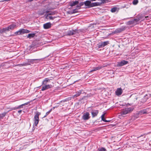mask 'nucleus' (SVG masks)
<instances>
[{"label": "nucleus", "instance_id": "15", "mask_svg": "<svg viewBox=\"0 0 151 151\" xmlns=\"http://www.w3.org/2000/svg\"><path fill=\"white\" fill-rule=\"evenodd\" d=\"M79 3L78 1H73L71 2L70 3V5L71 7H73L76 5H77Z\"/></svg>", "mask_w": 151, "mask_h": 151}, {"label": "nucleus", "instance_id": "13", "mask_svg": "<svg viewBox=\"0 0 151 151\" xmlns=\"http://www.w3.org/2000/svg\"><path fill=\"white\" fill-rule=\"evenodd\" d=\"M122 93V89L121 88H117L115 91L116 94L117 96L121 95Z\"/></svg>", "mask_w": 151, "mask_h": 151}, {"label": "nucleus", "instance_id": "8", "mask_svg": "<svg viewBox=\"0 0 151 151\" xmlns=\"http://www.w3.org/2000/svg\"><path fill=\"white\" fill-rule=\"evenodd\" d=\"M147 113H148L147 111V109H143L140 110V111L138 112L136 114L137 115V116H138L139 115L140 116L142 115V114H147Z\"/></svg>", "mask_w": 151, "mask_h": 151}, {"label": "nucleus", "instance_id": "12", "mask_svg": "<svg viewBox=\"0 0 151 151\" xmlns=\"http://www.w3.org/2000/svg\"><path fill=\"white\" fill-rule=\"evenodd\" d=\"M82 91V90H79L78 91L76 92L75 93V94L72 97L74 99L78 97L81 94Z\"/></svg>", "mask_w": 151, "mask_h": 151}, {"label": "nucleus", "instance_id": "2", "mask_svg": "<svg viewBox=\"0 0 151 151\" xmlns=\"http://www.w3.org/2000/svg\"><path fill=\"white\" fill-rule=\"evenodd\" d=\"M30 31L27 29H21L19 30L18 31L14 32V34L15 36H17L22 35L25 33H29Z\"/></svg>", "mask_w": 151, "mask_h": 151}, {"label": "nucleus", "instance_id": "46", "mask_svg": "<svg viewBox=\"0 0 151 151\" xmlns=\"http://www.w3.org/2000/svg\"><path fill=\"white\" fill-rule=\"evenodd\" d=\"M47 116V115H46V114H45V115L43 117V118Z\"/></svg>", "mask_w": 151, "mask_h": 151}, {"label": "nucleus", "instance_id": "14", "mask_svg": "<svg viewBox=\"0 0 151 151\" xmlns=\"http://www.w3.org/2000/svg\"><path fill=\"white\" fill-rule=\"evenodd\" d=\"M51 27V24L50 22H47L43 25V27L45 29H47L50 28Z\"/></svg>", "mask_w": 151, "mask_h": 151}, {"label": "nucleus", "instance_id": "5", "mask_svg": "<svg viewBox=\"0 0 151 151\" xmlns=\"http://www.w3.org/2000/svg\"><path fill=\"white\" fill-rule=\"evenodd\" d=\"M128 62L125 60H122L120 62H117V66H122L124 65H126L128 64Z\"/></svg>", "mask_w": 151, "mask_h": 151}, {"label": "nucleus", "instance_id": "42", "mask_svg": "<svg viewBox=\"0 0 151 151\" xmlns=\"http://www.w3.org/2000/svg\"><path fill=\"white\" fill-rule=\"evenodd\" d=\"M22 112V110H19L18 111V113L20 114Z\"/></svg>", "mask_w": 151, "mask_h": 151}, {"label": "nucleus", "instance_id": "28", "mask_svg": "<svg viewBox=\"0 0 151 151\" xmlns=\"http://www.w3.org/2000/svg\"><path fill=\"white\" fill-rule=\"evenodd\" d=\"M78 9H77V8L76 7V9H73L72 11H69L68 13L69 14H71L77 13L78 12V11L77 10Z\"/></svg>", "mask_w": 151, "mask_h": 151}, {"label": "nucleus", "instance_id": "38", "mask_svg": "<svg viewBox=\"0 0 151 151\" xmlns=\"http://www.w3.org/2000/svg\"><path fill=\"white\" fill-rule=\"evenodd\" d=\"M117 10V8L116 7L112 8L111 9V12L112 13L115 12Z\"/></svg>", "mask_w": 151, "mask_h": 151}, {"label": "nucleus", "instance_id": "44", "mask_svg": "<svg viewBox=\"0 0 151 151\" xmlns=\"http://www.w3.org/2000/svg\"><path fill=\"white\" fill-rule=\"evenodd\" d=\"M52 109H51L50 110L48 111L50 113V112L52 111Z\"/></svg>", "mask_w": 151, "mask_h": 151}, {"label": "nucleus", "instance_id": "3", "mask_svg": "<svg viewBox=\"0 0 151 151\" xmlns=\"http://www.w3.org/2000/svg\"><path fill=\"white\" fill-rule=\"evenodd\" d=\"M41 114V113L37 112L36 113L34 117V123L33 125L35 126H37L39 122V116Z\"/></svg>", "mask_w": 151, "mask_h": 151}, {"label": "nucleus", "instance_id": "16", "mask_svg": "<svg viewBox=\"0 0 151 151\" xmlns=\"http://www.w3.org/2000/svg\"><path fill=\"white\" fill-rule=\"evenodd\" d=\"M91 0H86L84 1V3L85 5L87 6L88 8H91L90 6L91 5Z\"/></svg>", "mask_w": 151, "mask_h": 151}, {"label": "nucleus", "instance_id": "23", "mask_svg": "<svg viewBox=\"0 0 151 151\" xmlns=\"http://www.w3.org/2000/svg\"><path fill=\"white\" fill-rule=\"evenodd\" d=\"M87 97L86 96H84L83 98L79 100V101L81 102V103H84L86 101Z\"/></svg>", "mask_w": 151, "mask_h": 151}, {"label": "nucleus", "instance_id": "47", "mask_svg": "<svg viewBox=\"0 0 151 151\" xmlns=\"http://www.w3.org/2000/svg\"><path fill=\"white\" fill-rule=\"evenodd\" d=\"M55 107H53V108L52 109H55Z\"/></svg>", "mask_w": 151, "mask_h": 151}, {"label": "nucleus", "instance_id": "9", "mask_svg": "<svg viewBox=\"0 0 151 151\" xmlns=\"http://www.w3.org/2000/svg\"><path fill=\"white\" fill-rule=\"evenodd\" d=\"M91 113L92 115V117L94 118L99 113V111L92 109H91Z\"/></svg>", "mask_w": 151, "mask_h": 151}, {"label": "nucleus", "instance_id": "11", "mask_svg": "<svg viewBox=\"0 0 151 151\" xmlns=\"http://www.w3.org/2000/svg\"><path fill=\"white\" fill-rule=\"evenodd\" d=\"M76 29L68 30L67 32V34L69 36L73 35L76 33Z\"/></svg>", "mask_w": 151, "mask_h": 151}, {"label": "nucleus", "instance_id": "30", "mask_svg": "<svg viewBox=\"0 0 151 151\" xmlns=\"http://www.w3.org/2000/svg\"><path fill=\"white\" fill-rule=\"evenodd\" d=\"M35 35V33H32V34H29L27 37V38H29V39H31L32 38L34 37Z\"/></svg>", "mask_w": 151, "mask_h": 151}, {"label": "nucleus", "instance_id": "37", "mask_svg": "<svg viewBox=\"0 0 151 151\" xmlns=\"http://www.w3.org/2000/svg\"><path fill=\"white\" fill-rule=\"evenodd\" d=\"M97 47H98V48H102V47H104L101 42L99 43V44H98L97 45Z\"/></svg>", "mask_w": 151, "mask_h": 151}, {"label": "nucleus", "instance_id": "6", "mask_svg": "<svg viewBox=\"0 0 151 151\" xmlns=\"http://www.w3.org/2000/svg\"><path fill=\"white\" fill-rule=\"evenodd\" d=\"M42 59H27V61L30 64V65L31 64H33L34 63H37L39 62L37 61H40Z\"/></svg>", "mask_w": 151, "mask_h": 151}, {"label": "nucleus", "instance_id": "22", "mask_svg": "<svg viewBox=\"0 0 151 151\" xmlns=\"http://www.w3.org/2000/svg\"><path fill=\"white\" fill-rule=\"evenodd\" d=\"M44 16L45 17V18L46 19H49L50 20H53L55 18V17H53L51 16H50V15L48 14H45Z\"/></svg>", "mask_w": 151, "mask_h": 151}, {"label": "nucleus", "instance_id": "27", "mask_svg": "<svg viewBox=\"0 0 151 151\" xmlns=\"http://www.w3.org/2000/svg\"><path fill=\"white\" fill-rule=\"evenodd\" d=\"M84 4V2H81L78 4L76 6V7L77 9H80L81 8V6H83Z\"/></svg>", "mask_w": 151, "mask_h": 151}, {"label": "nucleus", "instance_id": "33", "mask_svg": "<svg viewBox=\"0 0 151 151\" xmlns=\"http://www.w3.org/2000/svg\"><path fill=\"white\" fill-rule=\"evenodd\" d=\"M123 31V29L122 28L116 29L115 30V33H118L121 32Z\"/></svg>", "mask_w": 151, "mask_h": 151}, {"label": "nucleus", "instance_id": "36", "mask_svg": "<svg viewBox=\"0 0 151 151\" xmlns=\"http://www.w3.org/2000/svg\"><path fill=\"white\" fill-rule=\"evenodd\" d=\"M108 2V0H101V2H99L100 3H101V5L102 4L107 3Z\"/></svg>", "mask_w": 151, "mask_h": 151}, {"label": "nucleus", "instance_id": "48", "mask_svg": "<svg viewBox=\"0 0 151 151\" xmlns=\"http://www.w3.org/2000/svg\"><path fill=\"white\" fill-rule=\"evenodd\" d=\"M133 94H132V95H131L130 96V97H131V96H133Z\"/></svg>", "mask_w": 151, "mask_h": 151}, {"label": "nucleus", "instance_id": "19", "mask_svg": "<svg viewBox=\"0 0 151 151\" xmlns=\"http://www.w3.org/2000/svg\"><path fill=\"white\" fill-rule=\"evenodd\" d=\"M101 3H100V2H98L92 3H91L90 7H92L94 6H101Z\"/></svg>", "mask_w": 151, "mask_h": 151}, {"label": "nucleus", "instance_id": "41", "mask_svg": "<svg viewBox=\"0 0 151 151\" xmlns=\"http://www.w3.org/2000/svg\"><path fill=\"white\" fill-rule=\"evenodd\" d=\"M29 47L30 48V49H33L35 47V46L32 44Z\"/></svg>", "mask_w": 151, "mask_h": 151}, {"label": "nucleus", "instance_id": "31", "mask_svg": "<svg viewBox=\"0 0 151 151\" xmlns=\"http://www.w3.org/2000/svg\"><path fill=\"white\" fill-rule=\"evenodd\" d=\"M9 31L8 27L4 28H3L1 30V32H5L6 31Z\"/></svg>", "mask_w": 151, "mask_h": 151}, {"label": "nucleus", "instance_id": "24", "mask_svg": "<svg viewBox=\"0 0 151 151\" xmlns=\"http://www.w3.org/2000/svg\"><path fill=\"white\" fill-rule=\"evenodd\" d=\"M102 68V66H98L97 67H94L93 69L91 70L90 72H92L94 71H96L101 69Z\"/></svg>", "mask_w": 151, "mask_h": 151}, {"label": "nucleus", "instance_id": "43", "mask_svg": "<svg viewBox=\"0 0 151 151\" xmlns=\"http://www.w3.org/2000/svg\"><path fill=\"white\" fill-rule=\"evenodd\" d=\"M50 113L48 111L46 113V115H48Z\"/></svg>", "mask_w": 151, "mask_h": 151}, {"label": "nucleus", "instance_id": "45", "mask_svg": "<svg viewBox=\"0 0 151 151\" xmlns=\"http://www.w3.org/2000/svg\"><path fill=\"white\" fill-rule=\"evenodd\" d=\"M33 0H28V1L29 2H31L32 1H33Z\"/></svg>", "mask_w": 151, "mask_h": 151}, {"label": "nucleus", "instance_id": "10", "mask_svg": "<svg viewBox=\"0 0 151 151\" xmlns=\"http://www.w3.org/2000/svg\"><path fill=\"white\" fill-rule=\"evenodd\" d=\"M29 104V102H27L26 103H25L24 104H22V105H21L19 106H17V107H13L12 108V110H15L17 109H20L21 108H23V106H25V105H26L28 104Z\"/></svg>", "mask_w": 151, "mask_h": 151}, {"label": "nucleus", "instance_id": "21", "mask_svg": "<svg viewBox=\"0 0 151 151\" xmlns=\"http://www.w3.org/2000/svg\"><path fill=\"white\" fill-rule=\"evenodd\" d=\"M106 114V113L104 112V113L103 114H102V115L101 116V120L105 122H110V121L107 120H106L104 118V116H105V115Z\"/></svg>", "mask_w": 151, "mask_h": 151}, {"label": "nucleus", "instance_id": "34", "mask_svg": "<svg viewBox=\"0 0 151 151\" xmlns=\"http://www.w3.org/2000/svg\"><path fill=\"white\" fill-rule=\"evenodd\" d=\"M103 44V46L104 47L105 46L107 45L108 44H109V41H106L104 42H101Z\"/></svg>", "mask_w": 151, "mask_h": 151}, {"label": "nucleus", "instance_id": "26", "mask_svg": "<svg viewBox=\"0 0 151 151\" xmlns=\"http://www.w3.org/2000/svg\"><path fill=\"white\" fill-rule=\"evenodd\" d=\"M9 111H8L7 112H5L2 113L1 114H0V120L1 119H2L3 118V117H4L6 114L9 112Z\"/></svg>", "mask_w": 151, "mask_h": 151}, {"label": "nucleus", "instance_id": "40", "mask_svg": "<svg viewBox=\"0 0 151 151\" xmlns=\"http://www.w3.org/2000/svg\"><path fill=\"white\" fill-rule=\"evenodd\" d=\"M55 12L54 11V12H50V13H48L47 14L50 15H54L55 14Z\"/></svg>", "mask_w": 151, "mask_h": 151}, {"label": "nucleus", "instance_id": "18", "mask_svg": "<svg viewBox=\"0 0 151 151\" xmlns=\"http://www.w3.org/2000/svg\"><path fill=\"white\" fill-rule=\"evenodd\" d=\"M138 20L137 19H134L133 20L129 21L128 22V24L129 25H131L135 24L138 22Z\"/></svg>", "mask_w": 151, "mask_h": 151}, {"label": "nucleus", "instance_id": "49", "mask_svg": "<svg viewBox=\"0 0 151 151\" xmlns=\"http://www.w3.org/2000/svg\"><path fill=\"white\" fill-rule=\"evenodd\" d=\"M137 98H136V100H137Z\"/></svg>", "mask_w": 151, "mask_h": 151}, {"label": "nucleus", "instance_id": "17", "mask_svg": "<svg viewBox=\"0 0 151 151\" xmlns=\"http://www.w3.org/2000/svg\"><path fill=\"white\" fill-rule=\"evenodd\" d=\"M9 31L10 30H12L14 28L17 27V25L14 24H13L8 27Z\"/></svg>", "mask_w": 151, "mask_h": 151}, {"label": "nucleus", "instance_id": "4", "mask_svg": "<svg viewBox=\"0 0 151 151\" xmlns=\"http://www.w3.org/2000/svg\"><path fill=\"white\" fill-rule=\"evenodd\" d=\"M90 116V114L88 112H86L83 113L82 117V119L84 121H86L89 119Z\"/></svg>", "mask_w": 151, "mask_h": 151}, {"label": "nucleus", "instance_id": "35", "mask_svg": "<svg viewBox=\"0 0 151 151\" xmlns=\"http://www.w3.org/2000/svg\"><path fill=\"white\" fill-rule=\"evenodd\" d=\"M106 149L103 147H102L101 148H99L97 149V151H106Z\"/></svg>", "mask_w": 151, "mask_h": 151}, {"label": "nucleus", "instance_id": "1", "mask_svg": "<svg viewBox=\"0 0 151 151\" xmlns=\"http://www.w3.org/2000/svg\"><path fill=\"white\" fill-rule=\"evenodd\" d=\"M133 108L132 107H129L125 108L123 109L120 112V114L121 116H124V115L130 113L133 110Z\"/></svg>", "mask_w": 151, "mask_h": 151}, {"label": "nucleus", "instance_id": "39", "mask_svg": "<svg viewBox=\"0 0 151 151\" xmlns=\"http://www.w3.org/2000/svg\"><path fill=\"white\" fill-rule=\"evenodd\" d=\"M138 2V0H133L132 2L133 4L136 5L137 4Z\"/></svg>", "mask_w": 151, "mask_h": 151}, {"label": "nucleus", "instance_id": "29", "mask_svg": "<svg viewBox=\"0 0 151 151\" xmlns=\"http://www.w3.org/2000/svg\"><path fill=\"white\" fill-rule=\"evenodd\" d=\"M29 65H30V64L28 63V61H27V62H24L22 63L19 65L21 67H23Z\"/></svg>", "mask_w": 151, "mask_h": 151}, {"label": "nucleus", "instance_id": "7", "mask_svg": "<svg viewBox=\"0 0 151 151\" xmlns=\"http://www.w3.org/2000/svg\"><path fill=\"white\" fill-rule=\"evenodd\" d=\"M45 85L43 86L42 87V88L41 89L42 91H44L45 90H47L48 89L51 88L52 87V86L50 84H45L44 85Z\"/></svg>", "mask_w": 151, "mask_h": 151}, {"label": "nucleus", "instance_id": "32", "mask_svg": "<svg viewBox=\"0 0 151 151\" xmlns=\"http://www.w3.org/2000/svg\"><path fill=\"white\" fill-rule=\"evenodd\" d=\"M150 96V95H145L143 97L144 101H146L148 99L149 97Z\"/></svg>", "mask_w": 151, "mask_h": 151}, {"label": "nucleus", "instance_id": "20", "mask_svg": "<svg viewBox=\"0 0 151 151\" xmlns=\"http://www.w3.org/2000/svg\"><path fill=\"white\" fill-rule=\"evenodd\" d=\"M49 12V11H46L45 9H43L39 11V15L42 16L44 15L45 13H48Z\"/></svg>", "mask_w": 151, "mask_h": 151}, {"label": "nucleus", "instance_id": "25", "mask_svg": "<svg viewBox=\"0 0 151 151\" xmlns=\"http://www.w3.org/2000/svg\"><path fill=\"white\" fill-rule=\"evenodd\" d=\"M50 80L49 79V78H45V79L42 81V84H46L48 82H49L50 81Z\"/></svg>", "mask_w": 151, "mask_h": 151}]
</instances>
